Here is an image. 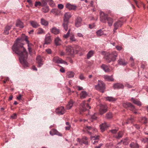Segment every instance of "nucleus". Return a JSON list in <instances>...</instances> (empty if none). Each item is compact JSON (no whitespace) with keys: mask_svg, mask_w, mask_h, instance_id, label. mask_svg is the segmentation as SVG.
I'll return each mask as SVG.
<instances>
[{"mask_svg":"<svg viewBox=\"0 0 148 148\" xmlns=\"http://www.w3.org/2000/svg\"><path fill=\"white\" fill-rule=\"evenodd\" d=\"M22 38H18L17 39L12 47V49L19 56V60L20 62L25 66H27L28 63L26 60L27 56V53L23 47V44L21 42L24 40L27 43L29 44V41L28 40L27 37L24 34L22 35Z\"/></svg>","mask_w":148,"mask_h":148,"instance_id":"1","label":"nucleus"},{"mask_svg":"<svg viewBox=\"0 0 148 148\" xmlns=\"http://www.w3.org/2000/svg\"><path fill=\"white\" fill-rule=\"evenodd\" d=\"M100 21L103 23H106L107 22L108 25L110 26H111L113 23V19L108 16L107 14L102 11H100Z\"/></svg>","mask_w":148,"mask_h":148,"instance_id":"2","label":"nucleus"},{"mask_svg":"<svg viewBox=\"0 0 148 148\" xmlns=\"http://www.w3.org/2000/svg\"><path fill=\"white\" fill-rule=\"evenodd\" d=\"M117 56L116 52L113 51L109 54L106 55L105 56V59L107 62L110 63L112 61H115Z\"/></svg>","mask_w":148,"mask_h":148,"instance_id":"3","label":"nucleus"},{"mask_svg":"<svg viewBox=\"0 0 148 148\" xmlns=\"http://www.w3.org/2000/svg\"><path fill=\"white\" fill-rule=\"evenodd\" d=\"M71 16L69 12L66 13L64 14L63 26L65 31H67L68 30V25L69 23V20Z\"/></svg>","mask_w":148,"mask_h":148,"instance_id":"4","label":"nucleus"},{"mask_svg":"<svg viewBox=\"0 0 148 148\" xmlns=\"http://www.w3.org/2000/svg\"><path fill=\"white\" fill-rule=\"evenodd\" d=\"M90 108V106H89L88 103H86V101H83L80 107V113L81 114L82 112H84Z\"/></svg>","mask_w":148,"mask_h":148,"instance_id":"5","label":"nucleus"},{"mask_svg":"<svg viewBox=\"0 0 148 148\" xmlns=\"http://www.w3.org/2000/svg\"><path fill=\"white\" fill-rule=\"evenodd\" d=\"M95 88L97 90L103 92L105 89V84L102 81H99L98 84L95 86Z\"/></svg>","mask_w":148,"mask_h":148,"instance_id":"6","label":"nucleus"},{"mask_svg":"<svg viewBox=\"0 0 148 148\" xmlns=\"http://www.w3.org/2000/svg\"><path fill=\"white\" fill-rule=\"evenodd\" d=\"M84 129L87 133L90 135L92 134L97 131L96 129L91 126H86L85 127Z\"/></svg>","mask_w":148,"mask_h":148,"instance_id":"7","label":"nucleus"},{"mask_svg":"<svg viewBox=\"0 0 148 148\" xmlns=\"http://www.w3.org/2000/svg\"><path fill=\"white\" fill-rule=\"evenodd\" d=\"M123 106L125 108H130V110L134 112V113L135 114L137 113V112L135 111L136 109L134 106L131 103H123Z\"/></svg>","mask_w":148,"mask_h":148,"instance_id":"8","label":"nucleus"},{"mask_svg":"<svg viewBox=\"0 0 148 148\" xmlns=\"http://www.w3.org/2000/svg\"><path fill=\"white\" fill-rule=\"evenodd\" d=\"M123 106L125 108H130V110L134 112V113L135 114L137 113V112L135 111L136 109L134 106L131 103H123Z\"/></svg>","mask_w":148,"mask_h":148,"instance_id":"9","label":"nucleus"},{"mask_svg":"<svg viewBox=\"0 0 148 148\" xmlns=\"http://www.w3.org/2000/svg\"><path fill=\"white\" fill-rule=\"evenodd\" d=\"M51 41V36L49 34H46L45 36L44 45L45 46V45L50 44Z\"/></svg>","mask_w":148,"mask_h":148,"instance_id":"10","label":"nucleus"},{"mask_svg":"<svg viewBox=\"0 0 148 148\" xmlns=\"http://www.w3.org/2000/svg\"><path fill=\"white\" fill-rule=\"evenodd\" d=\"M107 106L106 105L101 104L100 106L99 113L102 114L105 113L107 110Z\"/></svg>","mask_w":148,"mask_h":148,"instance_id":"11","label":"nucleus"},{"mask_svg":"<svg viewBox=\"0 0 148 148\" xmlns=\"http://www.w3.org/2000/svg\"><path fill=\"white\" fill-rule=\"evenodd\" d=\"M123 25V22L119 20L115 23L114 24V29L113 30L114 33L116 32V30H117L119 27H121Z\"/></svg>","mask_w":148,"mask_h":148,"instance_id":"12","label":"nucleus"},{"mask_svg":"<svg viewBox=\"0 0 148 148\" xmlns=\"http://www.w3.org/2000/svg\"><path fill=\"white\" fill-rule=\"evenodd\" d=\"M53 61L54 62L57 63H62L67 64L66 62L63 60L62 59L58 56L54 57L53 60Z\"/></svg>","mask_w":148,"mask_h":148,"instance_id":"13","label":"nucleus"},{"mask_svg":"<svg viewBox=\"0 0 148 148\" xmlns=\"http://www.w3.org/2000/svg\"><path fill=\"white\" fill-rule=\"evenodd\" d=\"M82 18L79 17L77 18L75 21V25L76 27H78L80 26L82 24Z\"/></svg>","mask_w":148,"mask_h":148,"instance_id":"14","label":"nucleus"},{"mask_svg":"<svg viewBox=\"0 0 148 148\" xmlns=\"http://www.w3.org/2000/svg\"><path fill=\"white\" fill-rule=\"evenodd\" d=\"M66 53L68 55H72L74 52L72 47L71 46H66Z\"/></svg>","mask_w":148,"mask_h":148,"instance_id":"15","label":"nucleus"},{"mask_svg":"<svg viewBox=\"0 0 148 148\" xmlns=\"http://www.w3.org/2000/svg\"><path fill=\"white\" fill-rule=\"evenodd\" d=\"M42 58L41 56H37L36 58V62L38 64V66L40 67L43 64Z\"/></svg>","mask_w":148,"mask_h":148,"instance_id":"16","label":"nucleus"},{"mask_svg":"<svg viewBox=\"0 0 148 148\" xmlns=\"http://www.w3.org/2000/svg\"><path fill=\"white\" fill-rule=\"evenodd\" d=\"M56 112L59 115H62L64 114L65 112V111L63 107H61L56 109Z\"/></svg>","mask_w":148,"mask_h":148,"instance_id":"17","label":"nucleus"},{"mask_svg":"<svg viewBox=\"0 0 148 148\" xmlns=\"http://www.w3.org/2000/svg\"><path fill=\"white\" fill-rule=\"evenodd\" d=\"M88 138L84 137L80 140L79 138L78 139V141L79 142L80 144H82L83 143L85 145H87L88 144Z\"/></svg>","mask_w":148,"mask_h":148,"instance_id":"18","label":"nucleus"},{"mask_svg":"<svg viewBox=\"0 0 148 148\" xmlns=\"http://www.w3.org/2000/svg\"><path fill=\"white\" fill-rule=\"evenodd\" d=\"M66 7L70 10H75L77 8L75 5H72L70 3H67L66 5Z\"/></svg>","mask_w":148,"mask_h":148,"instance_id":"19","label":"nucleus"},{"mask_svg":"<svg viewBox=\"0 0 148 148\" xmlns=\"http://www.w3.org/2000/svg\"><path fill=\"white\" fill-rule=\"evenodd\" d=\"M109 127V125H107L106 123L105 122L100 125V129L102 132H103L106 129Z\"/></svg>","mask_w":148,"mask_h":148,"instance_id":"20","label":"nucleus"},{"mask_svg":"<svg viewBox=\"0 0 148 148\" xmlns=\"http://www.w3.org/2000/svg\"><path fill=\"white\" fill-rule=\"evenodd\" d=\"M113 87L115 89H123L124 86L122 84L118 83L114 84Z\"/></svg>","mask_w":148,"mask_h":148,"instance_id":"21","label":"nucleus"},{"mask_svg":"<svg viewBox=\"0 0 148 148\" xmlns=\"http://www.w3.org/2000/svg\"><path fill=\"white\" fill-rule=\"evenodd\" d=\"M91 138L92 140H94V142H93V140L92 141L93 144H96V143H98V140L99 139V136H91Z\"/></svg>","mask_w":148,"mask_h":148,"instance_id":"22","label":"nucleus"},{"mask_svg":"<svg viewBox=\"0 0 148 148\" xmlns=\"http://www.w3.org/2000/svg\"><path fill=\"white\" fill-rule=\"evenodd\" d=\"M88 95L87 93L85 91H82L80 94V97L81 99H83L86 97Z\"/></svg>","mask_w":148,"mask_h":148,"instance_id":"23","label":"nucleus"},{"mask_svg":"<svg viewBox=\"0 0 148 148\" xmlns=\"http://www.w3.org/2000/svg\"><path fill=\"white\" fill-rule=\"evenodd\" d=\"M101 68L106 72H109L110 71V69L106 64H103L101 66Z\"/></svg>","mask_w":148,"mask_h":148,"instance_id":"24","label":"nucleus"},{"mask_svg":"<svg viewBox=\"0 0 148 148\" xmlns=\"http://www.w3.org/2000/svg\"><path fill=\"white\" fill-rule=\"evenodd\" d=\"M30 23L32 26L34 28H37L39 26L38 24L36 22L34 21H31Z\"/></svg>","mask_w":148,"mask_h":148,"instance_id":"25","label":"nucleus"},{"mask_svg":"<svg viewBox=\"0 0 148 148\" xmlns=\"http://www.w3.org/2000/svg\"><path fill=\"white\" fill-rule=\"evenodd\" d=\"M130 100L135 104L138 106H140L141 105V102L137 99H135L134 98H132Z\"/></svg>","mask_w":148,"mask_h":148,"instance_id":"26","label":"nucleus"},{"mask_svg":"<svg viewBox=\"0 0 148 148\" xmlns=\"http://www.w3.org/2000/svg\"><path fill=\"white\" fill-rule=\"evenodd\" d=\"M50 134L51 135H53L54 134L58 135L60 136H61V134L58 132L55 129H52L50 132Z\"/></svg>","mask_w":148,"mask_h":148,"instance_id":"27","label":"nucleus"},{"mask_svg":"<svg viewBox=\"0 0 148 148\" xmlns=\"http://www.w3.org/2000/svg\"><path fill=\"white\" fill-rule=\"evenodd\" d=\"M74 103V102L72 100H70L68 104L66 106V109H70L73 106V105Z\"/></svg>","mask_w":148,"mask_h":148,"instance_id":"28","label":"nucleus"},{"mask_svg":"<svg viewBox=\"0 0 148 148\" xmlns=\"http://www.w3.org/2000/svg\"><path fill=\"white\" fill-rule=\"evenodd\" d=\"M51 31L52 33L55 34H58L60 33L59 30L55 27L52 28Z\"/></svg>","mask_w":148,"mask_h":148,"instance_id":"29","label":"nucleus"},{"mask_svg":"<svg viewBox=\"0 0 148 148\" xmlns=\"http://www.w3.org/2000/svg\"><path fill=\"white\" fill-rule=\"evenodd\" d=\"M61 11L60 10L56 9H53L51 12L55 15H58L60 14Z\"/></svg>","mask_w":148,"mask_h":148,"instance_id":"30","label":"nucleus"},{"mask_svg":"<svg viewBox=\"0 0 148 148\" xmlns=\"http://www.w3.org/2000/svg\"><path fill=\"white\" fill-rule=\"evenodd\" d=\"M12 26H7L5 28L4 31L5 34L8 35L9 34V31L11 29Z\"/></svg>","mask_w":148,"mask_h":148,"instance_id":"31","label":"nucleus"},{"mask_svg":"<svg viewBox=\"0 0 148 148\" xmlns=\"http://www.w3.org/2000/svg\"><path fill=\"white\" fill-rule=\"evenodd\" d=\"M16 26L17 27H19L20 28H23L24 27L23 23L19 20H18L17 21L16 23Z\"/></svg>","mask_w":148,"mask_h":148,"instance_id":"32","label":"nucleus"},{"mask_svg":"<svg viewBox=\"0 0 148 148\" xmlns=\"http://www.w3.org/2000/svg\"><path fill=\"white\" fill-rule=\"evenodd\" d=\"M104 78L106 81H111L113 80V79L112 76L105 75L104 76Z\"/></svg>","mask_w":148,"mask_h":148,"instance_id":"33","label":"nucleus"},{"mask_svg":"<svg viewBox=\"0 0 148 148\" xmlns=\"http://www.w3.org/2000/svg\"><path fill=\"white\" fill-rule=\"evenodd\" d=\"M37 30V34H45V31L41 28H39Z\"/></svg>","mask_w":148,"mask_h":148,"instance_id":"34","label":"nucleus"},{"mask_svg":"<svg viewBox=\"0 0 148 148\" xmlns=\"http://www.w3.org/2000/svg\"><path fill=\"white\" fill-rule=\"evenodd\" d=\"M40 23L41 24L45 26H47L48 24V23L47 21L45 20L44 19L42 18L41 19Z\"/></svg>","mask_w":148,"mask_h":148,"instance_id":"35","label":"nucleus"},{"mask_svg":"<svg viewBox=\"0 0 148 148\" xmlns=\"http://www.w3.org/2000/svg\"><path fill=\"white\" fill-rule=\"evenodd\" d=\"M130 146L131 148H138V145L136 143L133 142L131 143L130 145Z\"/></svg>","mask_w":148,"mask_h":148,"instance_id":"36","label":"nucleus"},{"mask_svg":"<svg viewBox=\"0 0 148 148\" xmlns=\"http://www.w3.org/2000/svg\"><path fill=\"white\" fill-rule=\"evenodd\" d=\"M54 42L56 45H59L61 44V40L59 37H57L55 39Z\"/></svg>","mask_w":148,"mask_h":148,"instance_id":"37","label":"nucleus"},{"mask_svg":"<svg viewBox=\"0 0 148 148\" xmlns=\"http://www.w3.org/2000/svg\"><path fill=\"white\" fill-rule=\"evenodd\" d=\"M130 140L128 138H126L123 140H121V142H123L124 145H127L130 142Z\"/></svg>","mask_w":148,"mask_h":148,"instance_id":"38","label":"nucleus"},{"mask_svg":"<svg viewBox=\"0 0 148 148\" xmlns=\"http://www.w3.org/2000/svg\"><path fill=\"white\" fill-rule=\"evenodd\" d=\"M94 51L91 50L87 54V58L89 59L93 55Z\"/></svg>","mask_w":148,"mask_h":148,"instance_id":"39","label":"nucleus"},{"mask_svg":"<svg viewBox=\"0 0 148 148\" xmlns=\"http://www.w3.org/2000/svg\"><path fill=\"white\" fill-rule=\"evenodd\" d=\"M106 99L107 100L109 101H113L116 100L115 98L111 97H106Z\"/></svg>","mask_w":148,"mask_h":148,"instance_id":"40","label":"nucleus"},{"mask_svg":"<svg viewBox=\"0 0 148 148\" xmlns=\"http://www.w3.org/2000/svg\"><path fill=\"white\" fill-rule=\"evenodd\" d=\"M118 63L120 65H122L123 66L125 65L126 64V63L123 59L121 58L118 60Z\"/></svg>","mask_w":148,"mask_h":148,"instance_id":"41","label":"nucleus"},{"mask_svg":"<svg viewBox=\"0 0 148 148\" xmlns=\"http://www.w3.org/2000/svg\"><path fill=\"white\" fill-rule=\"evenodd\" d=\"M67 75L69 78L73 77L74 76V73L73 72L69 71L67 73Z\"/></svg>","mask_w":148,"mask_h":148,"instance_id":"42","label":"nucleus"},{"mask_svg":"<svg viewBox=\"0 0 148 148\" xmlns=\"http://www.w3.org/2000/svg\"><path fill=\"white\" fill-rule=\"evenodd\" d=\"M96 34L98 36H101L103 34L104 32L101 29H100L96 32Z\"/></svg>","mask_w":148,"mask_h":148,"instance_id":"43","label":"nucleus"},{"mask_svg":"<svg viewBox=\"0 0 148 148\" xmlns=\"http://www.w3.org/2000/svg\"><path fill=\"white\" fill-rule=\"evenodd\" d=\"M123 132L122 131H120L118 133V135L116 136L115 137L117 138H119L122 137Z\"/></svg>","mask_w":148,"mask_h":148,"instance_id":"44","label":"nucleus"},{"mask_svg":"<svg viewBox=\"0 0 148 148\" xmlns=\"http://www.w3.org/2000/svg\"><path fill=\"white\" fill-rule=\"evenodd\" d=\"M70 41L71 42H75L76 41V40L74 37V34H71L70 36Z\"/></svg>","mask_w":148,"mask_h":148,"instance_id":"45","label":"nucleus"},{"mask_svg":"<svg viewBox=\"0 0 148 148\" xmlns=\"http://www.w3.org/2000/svg\"><path fill=\"white\" fill-rule=\"evenodd\" d=\"M49 10V7L48 6H44L42 9V11L45 13L47 12Z\"/></svg>","mask_w":148,"mask_h":148,"instance_id":"46","label":"nucleus"},{"mask_svg":"<svg viewBox=\"0 0 148 148\" xmlns=\"http://www.w3.org/2000/svg\"><path fill=\"white\" fill-rule=\"evenodd\" d=\"M49 3V4L51 6L53 7L55 5V3L52 0H46Z\"/></svg>","mask_w":148,"mask_h":148,"instance_id":"47","label":"nucleus"},{"mask_svg":"<svg viewBox=\"0 0 148 148\" xmlns=\"http://www.w3.org/2000/svg\"><path fill=\"white\" fill-rule=\"evenodd\" d=\"M141 122L143 123H146L147 122V119L145 117H142L141 118Z\"/></svg>","mask_w":148,"mask_h":148,"instance_id":"48","label":"nucleus"},{"mask_svg":"<svg viewBox=\"0 0 148 148\" xmlns=\"http://www.w3.org/2000/svg\"><path fill=\"white\" fill-rule=\"evenodd\" d=\"M106 117L107 119H110L112 117V114L111 112H109L106 114Z\"/></svg>","mask_w":148,"mask_h":148,"instance_id":"49","label":"nucleus"},{"mask_svg":"<svg viewBox=\"0 0 148 148\" xmlns=\"http://www.w3.org/2000/svg\"><path fill=\"white\" fill-rule=\"evenodd\" d=\"M70 29H69L67 33L64 36V38H67L69 37L70 34Z\"/></svg>","mask_w":148,"mask_h":148,"instance_id":"50","label":"nucleus"},{"mask_svg":"<svg viewBox=\"0 0 148 148\" xmlns=\"http://www.w3.org/2000/svg\"><path fill=\"white\" fill-rule=\"evenodd\" d=\"M38 5L43 6L42 5V3L40 2L39 1H36L35 3V6L36 7H37Z\"/></svg>","mask_w":148,"mask_h":148,"instance_id":"51","label":"nucleus"},{"mask_svg":"<svg viewBox=\"0 0 148 148\" xmlns=\"http://www.w3.org/2000/svg\"><path fill=\"white\" fill-rule=\"evenodd\" d=\"M58 7L60 9H62L63 8L64 5L62 4H58Z\"/></svg>","mask_w":148,"mask_h":148,"instance_id":"52","label":"nucleus"},{"mask_svg":"<svg viewBox=\"0 0 148 148\" xmlns=\"http://www.w3.org/2000/svg\"><path fill=\"white\" fill-rule=\"evenodd\" d=\"M17 117V115L16 114L14 113L11 116V117L12 119H15Z\"/></svg>","mask_w":148,"mask_h":148,"instance_id":"53","label":"nucleus"},{"mask_svg":"<svg viewBox=\"0 0 148 148\" xmlns=\"http://www.w3.org/2000/svg\"><path fill=\"white\" fill-rule=\"evenodd\" d=\"M77 36L79 37H82L83 38V35L82 34L80 33H78L77 34Z\"/></svg>","mask_w":148,"mask_h":148,"instance_id":"54","label":"nucleus"},{"mask_svg":"<svg viewBox=\"0 0 148 148\" xmlns=\"http://www.w3.org/2000/svg\"><path fill=\"white\" fill-rule=\"evenodd\" d=\"M41 3H42V5L43 6L47 4V3L44 0H42Z\"/></svg>","mask_w":148,"mask_h":148,"instance_id":"55","label":"nucleus"},{"mask_svg":"<svg viewBox=\"0 0 148 148\" xmlns=\"http://www.w3.org/2000/svg\"><path fill=\"white\" fill-rule=\"evenodd\" d=\"M79 78L82 80L84 79V77L82 74H81L79 76Z\"/></svg>","mask_w":148,"mask_h":148,"instance_id":"56","label":"nucleus"},{"mask_svg":"<svg viewBox=\"0 0 148 148\" xmlns=\"http://www.w3.org/2000/svg\"><path fill=\"white\" fill-rule=\"evenodd\" d=\"M117 130L114 129V130H110V131L113 134H115L117 132Z\"/></svg>","mask_w":148,"mask_h":148,"instance_id":"57","label":"nucleus"},{"mask_svg":"<svg viewBox=\"0 0 148 148\" xmlns=\"http://www.w3.org/2000/svg\"><path fill=\"white\" fill-rule=\"evenodd\" d=\"M46 51L48 54H51V51L50 49H47L46 50Z\"/></svg>","mask_w":148,"mask_h":148,"instance_id":"58","label":"nucleus"},{"mask_svg":"<svg viewBox=\"0 0 148 148\" xmlns=\"http://www.w3.org/2000/svg\"><path fill=\"white\" fill-rule=\"evenodd\" d=\"M23 96L22 95L20 94L17 97V99L18 100H20L21 99V97Z\"/></svg>","mask_w":148,"mask_h":148,"instance_id":"59","label":"nucleus"},{"mask_svg":"<svg viewBox=\"0 0 148 148\" xmlns=\"http://www.w3.org/2000/svg\"><path fill=\"white\" fill-rule=\"evenodd\" d=\"M9 80V78L8 77H6L4 79V80L3 81V83L5 84L6 83L7 81Z\"/></svg>","mask_w":148,"mask_h":148,"instance_id":"60","label":"nucleus"},{"mask_svg":"<svg viewBox=\"0 0 148 148\" xmlns=\"http://www.w3.org/2000/svg\"><path fill=\"white\" fill-rule=\"evenodd\" d=\"M27 2L31 6H32L33 5L32 1L31 0H27Z\"/></svg>","mask_w":148,"mask_h":148,"instance_id":"61","label":"nucleus"},{"mask_svg":"<svg viewBox=\"0 0 148 148\" xmlns=\"http://www.w3.org/2000/svg\"><path fill=\"white\" fill-rule=\"evenodd\" d=\"M92 119L95 120L97 119V117L96 116V114H95L92 116Z\"/></svg>","mask_w":148,"mask_h":148,"instance_id":"62","label":"nucleus"},{"mask_svg":"<svg viewBox=\"0 0 148 148\" xmlns=\"http://www.w3.org/2000/svg\"><path fill=\"white\" fill-rule=\"evenodd\" d=\"M95 26L94 24H90L89 25V27L90 29H92Z\"/></svg>","mask_w":148,"mask_h":148,"instance_id":"63","label":"nucleus"},{"mask_svg":"<svg viewBox=\"0 0 148 148\" xmlns=\"http://www.w3.org/2000/svg\"><path fill=\"white\" fill-rule=\"evenodd\" d=\"M116 48L117 50L120 51L122 49V47L120 46H117L116 47Z\"/></svg>","mask_w":148,"mask_h":148,"instance_id":"64","label":"nucleus"}]
</instances>
